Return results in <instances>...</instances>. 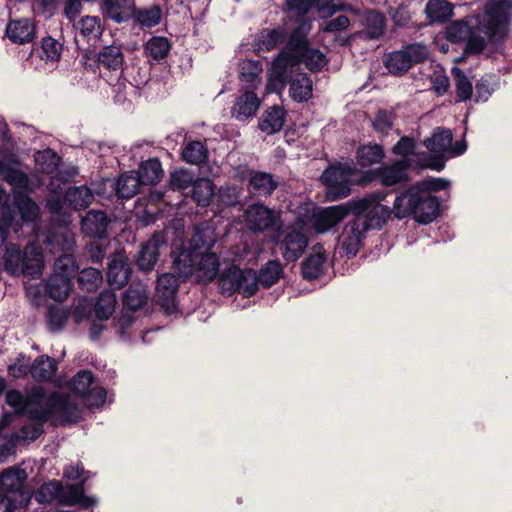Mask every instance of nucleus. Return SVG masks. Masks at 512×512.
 <instances>
[{
	"mask_svg": "<svg viewBox=\"0 0 512 512\" xmlns=\"http://www.w3.org/2000/svg\"><path fill=\"white\" fill-rule=\"evenodd\" d=\"M102 281L101 271L93 267L84 268L77 275L78 288L88 293L96 291Z\"/></svg>",
	"mask_w": 512,
	"mask_h": 512,
	"instance_id": "obj_43",
	"label": "nucleus"
},
{
	"mask_svg": "<svg viewBox=\"0 0 512 512\" xmlns=\"http://www.w3.org/2000/svg\"><path fill=\"white\" fill-rule=\"evenodd\" d=\"M261 101L254 91L247 90L242 93L232 107V116L239 121L253 117L260 107Z\"/></svg>",
	"mask_w": 512,
	"mask_h": 512,
	"instance_id": "obj_19",
	"label": "nucleus"
},
{
	"mask_svg": "<svg viewBox=\"0 0 512 512\" xmlns=\"http://www.w3.org/2000/svg\"><path fill=\"white\" fill-rule=\"evenodd\" d=\"M301 64H304L310 72L317 73L322 71L328 64V59L318 48L310 46L307 53H305Z\"/></svg>",
	"mask_w": 512,
	"mask_h": 512,
	"instance_id": "obj_49",
	"label": "nucleus"
},
{
	"mask_svg": "<svg viewBox=\"0 0 512 512\" xmlns=\"http://www.w3.org/2000/svg\"><path fill=\"white\" fill-rule=\"evenodd\" d=\"M58 369L57 362L48 355L38 356L30 366L31 376L38 382L50 381Z\"/></svg>",
	"mask_w": 512,
	"mask_h": 512,
	"instance_id": "obj_26",
	"label": "nucleus"
},
{
	"mask_svg": "<svg viewBox=\"0 0 512 512\" xmlns=\"http://www.w3.org/2000/svg\"><path fill=\"white\" fill-rule=\"evenodd\" d=\"M26 479L27 473L21 468L10 467L0 473V505L4 512H14L29 504L30 494L24 486Z\"/></svg>",
	"mask_w": 512,
	"mask_h": 512,
	"instance_id": "obj_6",
	"label": "nucleus"
},
{
	"mask_svg": "<svg viewBox=\"0 0 512 512\" xmlns=\"http://www.w3.org/2000/svg\"><path fill=\"white\" fill-rule=\"evenodd\" d=\"M290 84L289 95L298 102L303 103L309 101L313 96V82L307 73H300L293 78L289 72V80L286 84Z\"/></svg>",
	"mask_w": 512,
	"mask_h": 512,
	"instance_id": "obj_21",
	"label": "nucleus"
},
{
	"mask_svg": "<svg viewBox=\"0 0 512 512\" xmlns=\"http://www.w3.org/2000/svg\"><path fill=\"white\" fill-rule=\"evenodd\" d=\"M15 199L24 219H32L37 216L38 206L29 196L19 194Z\"/></svg>",
	"mask_w": 512,
	"mask_h": 512,
	"instance_id": "obj_64",
	"label": "nucleus"
},
{
	"mask_svg": "<svg viewBox=\"0 0 512 512\" xmlns=\"http://www.w3.org/2000/svg\"><path fill=\"white\" fill-rule=\"evenodd\" d=\"M94 200V195L86 185L70 186L66 189L67 207L73 210L86 209Z\"/></svg>",
	"mask_w": 512,
	"mask_h": 512,
	"instance_id": "obj_27",
	"label": "nucleus"
},
{
	"mask_svg": "<svg viewBox=\"0 0 512 512\" xmlns=\"http://www.w3.org/2000/svg\"><path fill=\"white\" fill-rule=\"evenodd\" d=\"M181 156L189 164L201 165L207 161L209 150L204 142L193 140L184 145Z\"/></svg>",
	"mask_w": 512,
	"mask_h": 512,
	"instance_id": "obj_36",
	"label": "nucleus"
},
{
	"mask_svg": "<svg viewBox=\"0 0 512 512\" xmlns=\"http://www.w3.org/2000/svg\"><path fill=\"white\" fill-rule=\"evenodd\" d=\"M369 204L370 194L362 198L351 199L346 203L327 207L309 216L310 220L313 218V227L316 232L325 233L342 222L349 214L354 216L365 212L369 208Z\"/></svg>",
	"mask_w": 512,
	"mask_h": 512,
	"instance_id": "obj_8",
	"label": "nucleus"
},
{
	"mask_svg": "<svg viewBox=\"0 0 512 512\" xmlns=\"http://www.w3.org/2000/svg\"><path fill=\"white\" fill-rule=\"evenodd\" d=\"M77 270L75 259L66 254L58 257L53 266V274L67 276L71 282Z\"/></svg>",
	"mask_w": 512,
	"mask_h": 512,
	"instance_id": "obj_55",
	"label": "nucleus"
},
{
	"mask_svg": "<svg viewBox=\"0 0 512 512\" xmlns=\"http://www.w3.org/2000/svg\"><path fill=\"white\" fill-rule=\"evenodd\" d=\"M311 28L312 26H294L287 37L285 47L273 59L272 77L282 86L289 80V69L301 65L305 53L310 48L308 34Z\"/></svg>",
	"mask_w": 512,
	"mask_h": 512,
	"instance_id": "obj_4",
	"label": "nucleus"
},
{
	"mask_svg": "<svg viewBox=\"0 0 512 512\" xmlns=\"http://www.w3.org/2000/svg\"><path fill=\"white\" fill-rule=\"evenodd\" d=\"M287 112L283 106L273 105L262 113L258 128L267 135L280 132L286 122Z\"/></svg>",
	"mask_w": 512,
	"mask_h": 512,
	"instance_id": "obj_18",
	"label": "nucleus"
},
{
	"mask_svg": "<svg viewBox=\"0 0 512 512\" xmlns=\"http://www.w3.org/2000/svg\"><path fill=\"white\" fill-rule=\"evenodd\" d=\"M326 260L325 251L315 252L306 257L301 264L303 279L308 281L318 279L324 273Z\"/></svg>",
	"mask_w": 512,
	"mask_h": 512,
	"instance_id": "obj_28",
	"label": "nucleus"
},
{
	"mask_svg": "<svg viewBox=\"0 0 512 512\" xmlns=\"http://www.w3.org/2000/svg\"><path fill=\"white\" fill-rule=\"evenodd\" d=\"M191 188V197L197 203V205L202 207H207L210 205L214 195V184L210 179L195 178Z\"/></svg>",
	"mask_w": 512,
	"mask_h": 512,
	"instance_id": "obj_37",
	"label": "nucleus"
},
{
	"mask_svg": "<svg viewBox=\"0 0 512 512\" xmlns=\"http://www.w3.org/2000/svg\"><path fill=\"white\" fill-rule=\"evenodd\" d=\"M357 169L349 163L336 162L329 165L322 173L320 180L326 187V196L335 201L347 197L351 192V178Z\"/></svg>",
	"mask_w": 512,
	"mask_h": 512,
	"instance_id": "obj_9",
	"label": "nucleus"
},
{
	"mask_svg": "<svg viewBox=\"0 0 512 512\" xmlns=\"http://www.w3.org/2000/svg\"><path fill=\"white\" fill-rule=\"evenodd\" d=\"M428 50L422 44H408L401 50L388 53L384 60V66L389 73L396 76H403L414 65L424 62L428 58Z\"/></svg>",
	"mask_w": 512,
	"mask_h": 512,
	"instance_id": "obj_10",
	"label": "nucleus"
},
{
	"mask_svg": "<svg viewBox=\"0 0 512 512\" xmlns=\"http://www.w3.org/2000/svg\"><path fill=\"white\" fill-rule=\"evenodd\" d=\"M147 290L140 284L130 285L122 295L123 308L131 312L142 309L148 302Z\"/></svg>",
	"mask_w": 512,
	"mask_h": 512,
	"instance_id": "obj_29",
	"label": "nucleus"
},
{
	"mask_svg": "<svg viewBox=\"0 0 512 512\" xmlns=\"http://www.w3.org/2000/svg\"><path fill=\"white\" fill-rule=\"evenodd\" d=\"M132 269L125 254L117 253L108 262L107 281L111 289L123 288L131 277Z\"/></svg>",
	"mask_w": 512,
	"mask_h": 512,
	"instance_id": "obj_16",
	"label": "nucleus"
},
{
	"mask_svg": "<svg viewBox=\"0 0 512 512\" xmlns=\"http://www.w3.org/2000/svg\"><path fill=\"white\" fill-rule=\"evenodd\" d=\"M259 284L264 288L275 285L283 275V266L279 260H269L256 273Z\"/></svg>",
	"mask_w": 512,
	"mask_h": 512,
	"instance_id": "obj_38",
	"label": "nucleus"
},
{
	"mask_svg": "<svg viewBox=\"0 0 512 512\" xmlns=\"http://www.w3.org/2000/svg\"><path fill=\"white\" fill-rule=\"evenodd\" d=\"M195 174L187 169H177L170 173L169 186L173 191L185 190L192 186Z\"/></svg>",
	"mask_w": 512,
	"mask_h": 512,
	"instance_id": "obj_51",
	"label": "nucleus"
},
{
	"mask_svg": "<svg viewBox=\"0 0 512 512\" xmlns=\"http://www.w3.org/2000/svg\"><path fill=\"white\" fill-rule=\"evenodd\" d=\"M94 374L89 370H80L70 381V390L81 398L94 384Z\"/></svg>",
	"mask_w": 512,
	"mask_h": 512,
	"instance_id": "obj_46",
	"label": "nucleus"
},
{
	"mask_svg": "<svg viewBox=\"0 0 512 512\" xmlns=\"http://www.w3.org/2000/svg\"><path fill=\"white\" fill-rule=\"evenodd\" d=\"M25 256L26 248L21 250L17 244L7 245L3 257L5 270L12 276H21V272H23L21 264L24 262Z\"/></svg>",
	"mask_w": 512,
	"mask_h": 512,
	"instance_id": "obj_33",
	"label": "nucleus"
},
{
	"mask_svg": "<svg viewBox=\"0 0 512 512\" xmlns=\"http://www.w3.org/2000/svg\"><path fill=\"white\" fill-rule=\"evenodd\" d=\"M111 219L105 211L89 210L81 218L80 228L84 236L94 239L108 238Z\"/></svg>",
	"mask_w": 512,
	"mask_h": 512,
	"instance_id": "obj_14",
	"label": "nucleus"
},
{
	"mask_svg": "<svg viewBox=\"0 0 512 512\" xmlns=\"http://www.w3.org/2000/svg\"><path fill=\"white\" fill-rule=\"evenodd\" d=\"M72 282L67 276L51 274L45 283V293L55 301H64L72 290Z\"/></svg>",
	"mask_w": 512,
	"mask_h": 512,
	"instance_id": "obj_25",
	"label": "nucleus"
},
{
	"mask_svg": "<svg viewBox=\"0 0 512 512\" xmlns=\"http://www.w3.org/2000/svg\"><path fill=\"white\" fill-rule=\"evenodd\" d=\"M162 18L160 6L153 5L150 8L140 9L136 13V19L142 27L152 28L158 25Z\"/></svg>",
	"mask_w": 512,
	"mask_h": 512,
	"instance_id": "obj_53",
	"label": "nucleus"
},
{
	"mask_svg": "<svg viewBox=\"0 0 512 512\" xmlns=\"http://www.w3.org/2000/svg\"><path fill=\"white\" fill-rule=\"evenodd\" d=\"M385 195L380 192L370 194L369 208L365 212L354 215L342 233V248L348 258L356 256L362 245L366 232L382 229L391 217L390 207L381 202Z\"/></svg>",
	"mask_w": 512,
	"mask_h": 512,
	"instance_id": "obj_2",
	"label": "nucleus"
},
{
	"mask_svg": "<svg viewBox=\"0 0 512 512\" xmlns=\"http://www.w3.org/2000/svg\"><path fill=\"white\" fill-rule=\"evenodd\" d=\"M512 23V0H489L484 7L480 30L496 49L506 41Z\"/></svg>",
	"mask_w": 512,
	"mask_h": 512,
	"instance_id": "obj_5",
	"label": "nucleus"
},
{
	"mask_svg": "<svg viewBox=\"0 0 512 512\" xmlns=\"http://www.w3.org/2000/svg\"><path fill=\"white\" fill-rule=\"evenodd\" d=\"M5 402L14 408L15 412L19 415H23L28 406L27 398L17 389H11L6 392Z\"/></svg>",
	"mask_w": 512,
	"mask_h": 512,
	"instance_id": "obj_61",
	"label": "nucleus"
},
{
	"mask_svg": "<svg viewBox=\"0 0 512 512\" xmlns=\"http://www.w3.org/2000/svg\"><path fill=\"white\" fill-rule=\"evenodd\" d=\"M134 172L144 186L155 185L159 183L164 176L162 163L157 157L141 161L138 169L134 170Z\"/></svg>",
	"mask_w": 512,
	"mask_h": 512,
	"instance_id": "obj_23",
	"label": "nucleus"
},
{
	"mask_svg": "<svg viewBox=\"0 0 512 512\" xmlns=\"http://www.w3.org/2000/svg\"><path fill=\"white\" fill-rule=\"evenodd\" d=\"M311 9V0H286L287 18L295 26H312L308 16Z\"/></svg>",
	"mask_w": 512,
	"mask_h": 512,
	"instance_id": "obj_24",
	"label": "nucleus"
},
{
	"mask_svg": "<svg viewBox=\"0 0 512 512\" xmlns=\"http://www.w3.org/2000/svg\"><path fill=\"white\" fill-rule=\"evenodd\" d=\"M141 186L144 184L133 170L122 173L113 183L112 188L118 199L128 200L139 193Z\"/></svg>",
	"mask_w": 512,
	"mask_h": 512,
	"instance_id": "obj_20",
	"label": "nucleus"
},
{
	"mask_svg": "<svg viewBox=\"0 0 512 512\" xmlns=\"http://www.w3.org/2000/svg\"><path fill=\"white\" fill-rule=\"evenodd\" d=\"M48 406L51 416L57 415L62 425L77 422L78 406L70 399L69 395L57 391L52 392L48 396Z\"/></svg>",
	"mask_w": 512,
	"mask_h": 512,
	"instance_id": "obj_15",
	"label": "nucleus"
},
{
	"mask_svg": "<svg viewBox=\"0 0 512 512\" xmlns=\"http://www.w3.org/2000/svg\"><path fill=\"white\" fill-rule=\"evenodd\" d=\"M60 160L58 154L50 148L38 152L35 156V161L40 166V170L46 174H53L57 171Z\"/></svg>",
	"mask_w": 512,
	"mask_h": 512,
	"instance_id": "obj_48",
	"label": "nucleus"
},
{
	"mask_svg": "<svg viewBox=\"0 0 512 512\" xmlns=\"http://www.w3.org/2000/svg\"><path fill=\"white\" fill-rule=\"evenodd\" d=\"M7 36L17 44L28 43L33 40V27L28 20H18L11 22L7 27Z\"/></svg>",
	"mask_w": 512,
	"mask_h": 512,
	"instance_id": "obj_40",
	"label": "nucleus"
},
{
	"mask_svg": "<svg viewBox=\"0 0 512 512\" xmlns=\"http://www.w3.org/2000/svg\"><path fill=\"white\" fill-rule=\"evenodd\" d=\"M94 60L108 70H118L124 62L121 48L115 45L104 46L99 53L94 55Z\"/></svg>",
	"mask_w": 512,
	"mask_h": 512,
	"instance_id": "obj_35",
	"label": "nucleus"
},
{
	"mask_svg": "<svg viewBox=\"0 0 512 512\" xmlns=\"http://www.w3.org/2000/svg\"><path fill=\"white\" fill-rule=\"evenodd\" d=\"M336 0H311L312 9L316 10L321 18H329L336 12L351 9L348 4H337Z\"/></svg>",
	"mask_w": 512,
	"mask_h": 512,
	"instance_id": "obj_52",
	"label": "nucleus"
},
{
	"mask_svg": "<svg viewBox=\"0 0 512 512\" xmlns=\"http://www.w3.org/2000/svg\"><path fill=\"white\" fill-rule=\"evenodd\" d=\"M69 316V309L63 306L56 304L48 306L46 313V322L49 331L53 333L60 332L66 325Z\"/></svg>",
	"mask_w": 512,
	"mask_h": 512,
	"instance_id": "obj_41",
	"label": "nucleus"
},
{
	"mask_svg": "<svg viewBox=\"0 0 512 512\" xmlns=\"http://www.w3.org/2000/svg\"><path fill=\"white\" fill-rule=\"evenodd\" d=\"M246 217L251 230L255 232L277 230L282 226L280 214L263 203L251 205L246 211Z\"/></svg>",
	"mask_w": 512,
	"mask_h": 512,
	"instance_id": "obj_12",
	"label": "nucleus"
},
{
	"mask_svg": "<svg viewBox=\"0 0 512 512\" xmlns=\"http://www.w3.org/2000/svg\"><path fill=\"white\" fill-rule=\"evenodd\" d=\"M452 12V6L446 0H429L425 7L426 16L431 22L444 23Z\"/></svg>",
	"mask_w": 512,
	"mask_h": 512,
	"instance_id": "obj_42",
	"label": "nucleus"
},
{
	"mask_svg": "<svg viewBox=\"0 0 512 512\" xmlns=\"http://www.w3.org/2000/svg\"><path fill=\"white\" fill-rule=\"evenodd\" d=\"M385 15L375 9L368 10L364 15V26L366 37L370 40L379 39L386 30Z\"/></svg>",
	"mask_w": 512,
	"mask_h": 512,
	"instance_id": "obj_30",
	"label": "nucleus"
},
{
	"mask_svg": "<svg viewBox=\"0 0 512 512\" xmlns=\"http://www.w3.org/2000/svg\"><path fill=\"white\" fill-rule=\"evenodd\" d=\"M107 392L105 388L92 386L80 399L89 408L101 407L106 401Z\"/></svg>",
	"mask_w": 512,
	"mask_h": 512,
	"instance_id": "obj_57",
	"label": "nucleus"
},
{
	"mask_svg": "<svg viewBox=\"0 0 512 512\" xmlns=\"http://www.w3.org/2000/svg\"><path fill=\"white\" fill-rule=\"evenodd\" d=\"M418 158L422 162L420 165L421 168H429L437 172H440L445 168L446 159L444 153L428 154L426 152H422L418 154Z\"/></svg>",
	"mask_w": 512,
	"mask_h": 512,
	"instance_id": "obj_60",
	"label": "nucleus"
},
{
	"mask_svg": "<svg viewBox=\"0 0 512 512\" xmlns=\"http://www.w3.org/2000/svg\"><path fill=\"white\" fill-rule=\"evenodd\" d=\"M412 167L410 158H402L390 165H382L375 170V177L384 187L405 184L410 181L408 170Z\"/></svg>",
	"mask_w": 512,
	"mask_h": 512,
	"instance_id": "obj_13",
	"label": "nucleus"
},
{
	"mask_svg": "<svg viewBox=\"0 0 512 512\" xmlns=\"http://www.w3.org/2000/svg\"><path fill=\"white\" fill-rule=\"evenodd\" d=\"M384 157V148L377 143L360 145L356 151L357 162L362 168L380 163Z\"/></svg>",
	"mask_w": 512,
	"mask_h": 512,
	"instance_id": "obj_32",
	"label": "nucleus"
},
{
	"mask_svg": "<svg viewBox=\"0 0 512 512\" xmlns=\"http://www.w3.org/2000/svg\"><path fill=\"white\" fill-rule=\"evenodd\" d=\"M247 186L252 195L267 198L278 188L279 181L271 173L252 171Z\"/></svg>",
	"mask_w": 512,
	"mask_h": 512,
	"instance_id": "obj_17",
	"label": "nucleus"
},
{
	"mask_svg": "<svg viewBox=\"0 0 512 512\" xmlns=\"http://www.w3.org/2000/svg\"><path fill=\"white\" fill-rule=\"evenodd\" d=\"M170 50L171 43L164 36H152L145 44L146 53L157 61L165 59Z\"/></svg>",
	"mask_w": 512,
	"mask_h": 512,
	"instance_id": "obj_44",
	"label": "nucleus"
},
{
	"mask_svg": "<svg viewBox=\"0 0 512 512\" xmlns=\"http://www.w3.org/2000/svg\"><path fill=\"white\" fill-rule=\"evenodd\" d=\"M259 281L256 272L252 269H244V280L241 281V289L239 293L249 298L254 296L258 291Z\"/></svg>",
	"mask_w": 512,
	"mask_h": 512,
	"instance_id": "obj_62",
	"label": "nucleus"
},
{
	"mask_svg": "<svg viewBox=\"0 0 512 512\" xmlns=\"http://www.w3.org/2000/svg\"><path fill=\"white\" fill-rule=\"evenodd\" d=\"M216 243L214 229L196 227L188 246L184 243L171 247L172 272L158 276L156 302L166 315L177 312V293L181 283L197 273L199 281L209 283L215 280L220 267L219 256L212 251Z\"/></svg>",
	"mask_w": 512,
	"mask_h": 512,
	"instance_id": "obj_1",
	"label": "nucleus"
},
{
	"mask_svg": "<svg viewBox=\"0 0 512 512\" xmlns=\"http://www.w3.org/2000/svg\"><path fill=\"white\" fill-rule=\"evenodd\" d=\"M124 3L125 0H104V17L119 24L126 22L129 19V15L124 9Z\"/></svg>",
	"mask_w": 512,
	"mask_h": 512,
	"instance_id": "obj_50",
	"label": "nucleus"
},
{
	"mask_svg": "<svg viewBox=\"0 0 512 512\" xmlns=\"http://www.w3.org/2000/svg\"><path fill=\"white\" fill-rule=\"evenodd\" d=\"M411 186L415 187V189L420 190L422 193L426 195H431V192H439L444 190L450 186V182L443 178H426L424 180L418 181Z\"/></svg>",
	"mask_w": 512,
	"mask_h": 512,
	"instance_id": "obj_56",
	"label": "nucleus"
},
{
	"mask_svg": "<svg viewBox=\"0 0 512 512\" xmlns=\"http://www.w3.org/2000/svg\"><path fill=\"white\" fill-rule=\"evenodd\" d=\"M395 113L386 109H379L372 121L373 129L381 134L387 135L393 128Z\"/></svg>",
	"mask_w": 512,
	"mask_h": 512,
	"instance_id": "obj_54",
	"label": "nucleus"
},
{
	"mask_svg": "<svg viewBox=\"0 0 512 512\" xmlns=\"http://www.w3.org/2000/svg\"><path fill=\"white\" fill-rule=\"evenodd\" d=\"M168 247L165 235L162 232H155L144 243L141 244L136 256V266L139 271L151 272L157 264L163 249Z\"/></svg>",
	"mask_w": 512,
	"mask_h": 512,
	"instance_id": "obj_11",
	"label": "nucleus"
},
{
	"mask_svg": "<svg viewBox=\"0 0 512 512\" xmlns=\"http://www.w3.org/2000/svg\"><path fill=\"white\" fill-rule=\"evenodd\" d=\"M452 141L453 134L449 128L437 127L432 136L426 138L423 144L432 153H444L448 152Z\"/></svg>",
	"mask_w": 512,
	"mask_h": 512,
	"instance_id": "obj_34",
	"label": "nucleus"
},
{
	"mask_svg": "<svg viewBox=\"0 0 512 512\" xmlns=\"http://www.w3.org/2000/svg\"><path fill=\"white\" fill-rule=\"evenodd\" d=\"M472 27L465 20H456L451 22L445 31V38L451 43L465 42L467 37L470 36Z\"/></svg>",
	"mask_w": 512,
	"mask_h": 512,
	"instance_id": "obj_45",
	"label": "nucleus"
},
{
	"mask_svg": "<svg viewBox=\"0 0 512 512\" xmlns=\"http://www.w3.org/2000/svg\"><path fill=\"white\" fill-rule=\"evenodd\" d=\"M262 71V64L258 60H245L240 66V79L247 83L254 82Z\"/></svg>",
	"mask_w": 512,
	"mask_h": 512,
	"instance_id": "obj_59",
	"label": "nucleus"
},
{
	"mask_svg": "<svg viewBox=\"0 0 512 512\" xmlns=\"http://www.w3.org/2000/svg\"><path fill=\"white\" fill-rule=\"evenodd\" d=\"M288 37L284 27L264 28L261 30L256 45L262 51H272L282 44Z\"/></svg>",
	"mask_w": 512,
	"mask_h": 512,
	"instance_id": "obj_31",
	"label": "nucleus"
},
{
	"mask_svg": "<svg viewBox=\"0 0 512 512\" xmlns=\"http://www.w3.org/2000/svg\"><path fill=\"white\" fill-rule=\"evenodd\" d=\"M451 72L455 81L457 98L460 101L469 100L473 93L471 81L468 79L465 72L458 67H453Z\"/></svg>",
	"mask_w": 512,
	"mask_h": 512,
	"instance_id": "obj_47",
	"label": "nucleus"
},
{
	"mask_svg": "<svg viewBox=\"0 0 512 512\" xmlns=\"http://www.w3.org/2000/svg\"><path fill=\"white\" fill-rule=\"evenodd\" d=\"M486 46V39L472 30L470 36H468L465 41L464 52L468 55H479L484 51Z\"/></svg>",
	"mask_w": 512,
	"mask_h": 512,
	"instance_id": "obj_63",
	"label": "nucleus"
},
{
	"mask_svg": "<svg viewBox=\"0 0 512 512\" xmlns=\"http://www.w3.org/2000/svg\"><path fill=\"white\" fill-rule=\"evenodd\" d=\"M117 303V296L112 290H103L95 304V317L96 320H108L114 313Z\"/></svg>",
	"mask_w": 512,
	"mask_h": 512,
	"instance_id": "obj_39",
	"label": "nucleus"
},
{
	"mask_svg": "<svg viewBox=\"0 0 512 512\" xmlns=\"http://www.w3.org/2000/svg\"><path fill=\"white\" fill-rule=\"evenodd\" d=\"M67 206L66 191L52 190L46 197L45 208L53 215L61 214L63 208Z\"/></svg>",
	"mask_w": 512,
	"mask_h": 512,
	"instance_id": "obj_58",
	"label": "nucleus"
},
{
	"mask_svg": "<svg viewBox=\"0 0 512 512\" xmlns=\"http://www.w3.org/2000/svg\"><path fill=\"white\" fill-rule=\"evenodd\" d=\"M310 222V216L298 215L294 225L287 226L284 230L277 229L272 237L273 242L287 262L297 261L308 246V237L301 231V227Z\"/></svg>",
	"mask_w": 512,
	"mask_h": 512,
	"instance_id": "obj_7",
	"label": "nucleus"
},
{
	"mask_svg": "<svg viewBox=\"0 0 512 512\" xmlns=\"http://www.w3.org/2000/svg\"><path fill=\"white\" fill-rule=\"evenodd\" d=\"M24 259V262L21 264L23 266L21 275L31 279L39 278L44 267L42 248L33 244L27 245Z\"/></svg>",
	"mask_w": 512,
	"mask_h": 512,
	"instance_id": "obj_22",
	"label": "nucleus"
},
{
	"mask_svg": "<svg viewBox=\"0 0 512 512\" xmlns=\"http://www.w3.org/2000/svg\"><path fill=\"white\" fill-rule=\"evenodd\" d=\"M390 211L399 220L412 216L419 224L426 225L439 215L440 202L436 196L426 195L409 186L396 196Z\"/></svg>",
	"mask_w": 512,
	"mask_h": 512,
	"instance_id": "obj_3",
	"label": "nucleus"
}]
</instances>
